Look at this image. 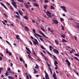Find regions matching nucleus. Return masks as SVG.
Here are the masks:
<instances>
[{
    "instance_id": "nucleus-55",
    "label": "nucleus",
    "mask_w": 79,
    "mask_h": 79,
    "mask_svg": "<svg viewBox=\"0 0 79 79\" xmlns=\"http://www.w3.org/2000/svg\"><path fill=\"white\" fill-rule=\"evenodd\" d=\"M26 76L27 79H29V76H28L27 75Z\"/></svg>"
},
{
    "instance_id": "nucleus-22",
    "label": "nucleus",
    "mask_w": 79,
    "mask_h": 79,
    "mask_svg": "<svg viewBox=\"0 0 79 79\" xmlns=\"http://www.w3.org/2000/svg\"><path fill=\"white\" fill-rule=\"evenodd\" d=\"M54 42H55L56 44V45H58V42L56 40H55Z\"/></svg>"
},
{
    "instance_id": "nucleus-36",
    "label": "nucleus",
    "mask_w": 79,
    "mask_h": 79,
    "mask_svg": "<svg viewBox=\"0 0 79 79\" xmlns=\"http://www.w3.org/2000/svg\"><path fill=\"white\" fill-rule=\"evenodd\" d=\"M28 75H29V76L30 79H32V76H31V75H30V74H29Z\"/></svg>"
},
{
    "instance_id": "nucleus-26",
    "label": "nucleus",
    "mask_w": 79,
    "mask_h": 79,
    "mask_svg": "<svg viewBox=\"0 0 79 79\" xmlns=\"http://www.w3.org/2000/svg\"><path fill=\"white\" fill-rule=\"evenodd\" d=\"M43 31H44V32H45L46 31L45 30V29H44V28H42V27H41L40 28Z\"/></svg>"
},
{
    "instance_id": "nucleus-21",
    "label": "nucleus",
    "mask_w": 79,
    "mask_h": 79,
    "mask_svg": "<svg viewBox=\"0 0 79 79\" xmlns=\"http://www.w3.org/2000/svg\"><path fill=\"white\" fill-rule=\"evenodd\" d=\"M35 69H38L39 68V65L37 64H36V66L35 67Z\"/></svg>"
},
{
    "instance_id": "nucleus-14",
    "label": "nucleus",
    "mask_w": 79,
    "mask_h": 79,
    "mask_svg": "<svg viewBox=\"0 0 79 79\" xmlns=\"http://www.w3.org/2000/svg\"><path fill=\"white\" fill-rule=\"evenodd\" d=\"M26 50H27V51H28V52H29L30 53H31V50H29V48H27V47H25Z\"/></svg>"
},
{
    "instance_id": "nucleus-35",
    "label": "nucleus",
    "mask_w": 79,
    "mask_h": 79,
    "mask_svg": "<svg viewBox=\"0 0 79 79\" xmlns=\"http://www.w3.org/2000/svg\"><path fill=\"white\" fill-rule=\"evenodd\" d=\"M2 68H2V67H1V68H0V74H1V73H2V72H1V70H3Z\"/></svg>"
},
{
    "instance_id": "nucleus-45",
    "label": "nucleus",
    "mask_w": 79,
    "mask_h": 79,
    "mask_svg": "<svg viewBox=\"0 0 79 79\" xmlns=\"http://www.w3.org/2000/svg\"><path fill=\"white\" fill-rule=\"evenodd\" d=\"M74 36L75 37V40H77V37H76V35H74Z\"/></svg>"
},
{
    "instance_id": "nucleus-31",
    "label": "nucleus",
    "mask_w": 79,
    "mask_h": 79,
    "mask_svg": "<svg viewBox=\"0 0 79 79\" xmlns=\"http://www.w3.org/2000/svg\"><path fill=\"white\" fill-rule=\"evenodd\" d=\"M60 19L61 22H62V21H64V19H63L62 18H60Z\"/></svg>"
},
{
    "instance_id": "nucleus-6",
    "label": "nucleus",
    "mask_w": 79,
    "mask_h": 79,
    "mask_svg": "<svg viewBox=\"0 0 79 79\" xmlns=\"http://www.w3.org/2000/svg\"><path fill=\"white\" fill-rule=\"evenodd\" d=\"M6 53L7 54L9 53V55L11 56L12 55V54L10 52H8V49L7 48L6 49Z\"/></svg>"
},
{
    "instance_id": "nucleus-48",
    "label": "nucleus",
    "mask_w": 79,
    "mask_h": 79,
    "mask_svg": "<svg viewBox=\"0 0 79 79\" xmlns=\"http://www.w3.org/2000/svg\"><path fill=\"white\" fill-rule=\"evenodd\" d=\"M0 4L2 6H3L5 5H4V4H3L1 2L0 3Z\"/></svg>"
},
{
    "instance_id": "nucleus-42",
    "label": "nucleus",
    "mask_w": 79,
    "mask_h": 79,
    "mask_svg": "<svg viewBox=\"0 0 79 79\" xmlns=\"http://www.w3.org/2000/svg\"><path fill=\"white\" fill-rule=\"evenodd\" d=\"M4 16H5L6 17H8V15H7V14H6V13H4Z\"/></svg>"
},
{
    "instance_id": "nucleus-51",
    "label": "nucleus",
    "mask_w": 79,
    "mask_h": 79,
    "mask_svg": "<svg viewBox=\"0 0 79 79\" xmlns=\"http://www.w3.org/2000/svg\"><path fill=\"white\" fill-rule=\"evenodd\" d=\"M45 3H48V1H47L46 0H44Z\"/></svg>"
},
{
    "instance_id": "nucleus-17",
    "label": "nucleus",
    "mask_w": 79,
    "mask_h": 79,
    "mask_svg": "<svg viewBox=\"0 0 79 79\" xmlns=\"http://www.w3.org/2000/svg\"><path fill=\"white\" fill-rule=\"evenodd\" d=\"M65 37H66L65 35H61V37H62L63 39H65Z\"/></svg>"
},
{
    "instance_id": "nucleus-4",
    "label": "nucleus",
    "mask_w": 79,
    "mask_h": 79,
    "mask_svg": "<svg viewBox=\"0 0 79 79\" xmlns=\"http://www.w3.org/2000/svg\"><path fill=\"white\" fill-rule=\"evenodd\" d=\"M39 32L40 34H42V35H43V36H44V37H45V38H47V39H48V37H47L46 36V35H45V34H44L43 33H42V31H39Z\"/></svg>"
},
{
    "instance_id": "nucleus-27",
    "label": "nucleus",
    "mask_w": 79,
    "mask_h": 79,
    "mask_svg": "<svg viewBox=\"0 0 79 79\" xmlns=\"http://www.w3.org/2000/svg\"><path fill=\"white\" fill-rule=\"evenodd\" d=\"M40 53H41V55H42V56H43L44 57H45V56L44 55V54L43 53H42V52H41Z\"/></svg>"
},
{
    "instance_id": "nucleus-7",
    "label": "nucleus",
    "mask_w": 79,
    "mask_h": 79,
    "mask_svg": "<svg viewBox=\"0 0 79 79\" xmlns=\"http://www.w3.org/2000/svg\"><path fill=\"white\" fill-rule=\"evenodd\" d=\"M60 7L61 8H63V10L65 11V12H66L67 11L66 10V7H65L63 6H60Z\"/></svg>"
},
{
    "instance_id": "nucleus-59",
    "label": "nucleus",
    "mask_w": 79,
    "mask_h": 79,
    "mask_svg": "<svg viewBox=\"0 0 79 79\" xmlns=\"http://www.w3.org/2000/svg\"><path fill=\"white\" fill-rule=\"evenodd\" d=\"M7 69L9 71H11V69L10 68H8Z\"/></svg>"
},
{
    "instance_id": "nucleus-61",
    "label": "nucleus",
    "mask_w": 79,
    "mask_h": 79,
    "mask_svg": "<svg viewBox=\"0 0 79 79\" xmlns=\"http://www.w3.org/2000/svg\"><path fill=\"white\" fill-rule=\"evenodd\" d=\"M0 54L1 55V56H4L3 55V54H2V53H0Z\"/></svg>"
},
{
    "instance_id": "nucleus-43",
    "label": "nucleus",
    "mask_w": 79,
    "mask_h": 79,
    "mask_svg": "<svg viewBox=\"0 0 79 79\" xmlns=\"http://www.w3.org/2000/svg\"><path fill=\"white\" fill-rule=\"evenodd\" d=\"M19 60H20V61H23V59H22V58H21V57L19 58Z\"/></svg>"
},
{
    "instance_id": "nucleus-32",
    "label": "nucleus",
    "mask_w": 79,
    "mask_h": 79,
    "mask_svg": "<svg viewBox=\"0 0 79 79\" xmlns=\"http://www.w3.org/2000/svg\"><path fill=\"white\" fill-rule=\"evenodd\" d=\"M34 35L35 36V37H36V38H37V39H38V38L37 37V36H37V35H35V34H34Z\"/></svg>"
},
{
    "instance_id": "nucleus-58",
    "label": "nucleus",
    "mask_w": 79,
    "mask_h": 79,
    "mask_svg": "<svg viewBox=\"0 0 79 79\" xmlns=\"http://www.w3.org/2000/svg\"><path fill=\"white\" fill-rule=\"evenodd\" d=\"M11 77H11L10 76H9L8 77V78L9 79H11Z\"/></svg>"
},
{
    "instance_id": "nucleus-9",
    "label": "nucleus",
    "mask_w": 79,
    "mask_h": 79,
    "mask_svg": "<svg viewBox=\"0 0 79 79\" xmlns=\"http://www.w3.org/2000/svg\"><path fill=\"white\" fill-rule=\"evenodd\" d=\"M45 77L46 79H50V78H49V76H48V73H46Z\"/></svg>"
},
{
    "instance_id": "nucleus-38",
    "label": "nucleus",
    "mask_w": 79,
    "mask_h": 79,
    "mask_svg": "<svg viewBox=\"0 0 79 79\" xmlns=\"http://www.w3.org/2000/svg\"><path fill=\"white\" fill-rule=\"evenodd\" d=\"M40 40L42 41V42H44V40L41 38H40Z\"/></svg>"
},
{
    "instance_id": "nucleus-29",
    "label": "nucleus",
    "mask_w": 79,
    "mask_h": 79,
    "mask_svg": "<svg viewBox=\"0 0 79 79\" xmlns=\"http://www.w3.org/2000/svg\"><path fill=\"white\" fill-rule=\"evenodd\" d=\"M53 76V77H55L56 76V74H55V72H54L53 73V74L52 75Z\"/></svg>"
},
{
    "instance_id": "nucleus-60",
    "label": "nucleus",
    "mask_w": 79,
    "mask_h": 79,
    "mask_svg": "<svg viewBox=\"0 0 79 79\" xmlns=\"http://www.w3.org/2000/svg\"><path fill=\"white\" fill-rule=\"evenodd\" d=\"M53 77L54 79H57V78H56V77Z\"/></svg>"
},
{
    "instance_id": "nucleus-39",
    "label": "nucleus",
    "mask_w": 79,
    "mask_h": 79,
    "mask_svg": "<svg viewBox=\"0 0 79 79\" xmlns=\"http://www.w3.org/2000/svg\"><path fill=\"white\" fill-rule=\"evenodd\" d=\"M24 65L26 68H27V64L26 63H25Z\"/></svg>"
},
{
    "instance_id": "nucleus-37",
    "label": "nucleus",
    "mask_w": 79,
    "mask_h": 79,
    "mask_svg": "<svg viewBox=\"0 0 79 79\" xmlns=\"http://www.w3.org/2000/svg\"><path fill=\"white\" fill-rule=\"evenodd\" d=\"M75 56H79V55L78 54H76L74 55Z\"/></svg>"
},
{
    "instance_id": "nucleus-20",
    "label": "nucleus",
    "mask_w": 79,
    "mask_h": 79,
    "mask_svg": "<svg viewBox=\"0 0 79 79\" xmlns=\"http://www.w3.org/2000/svg\"><path fill=\"white\" fill-rule=\"evenodd\" d=\"M25 29L26 30V31H29V29H28V28H27V27L26 26L25 27Z\"/></svg>"
},
{
    "instance_id": "nucleus-23",
    "label": "nucleus",
    "mask_w": 79,
    "mask_h": 79,
    "mask_svg": "<svg viewBox=\"0 0 79 79\" xmlns=\"http://www.w3.org/2000/svg\"><path fill=\"white\" fill-rule=\"evenodd\" d=\"M62 42H67L68 41L66 40H65V39H62Z\"/></svg>"
},
{
    "instance_id": "nucleus-5",
    "label": "nucleus",
    "mask_w": 79,
    "mask_h": 79,
    "mask_svg": "<svg viewBox=\"0 0 79 79\" xmlns=\"http://www.w3.org/2000/svg\"><path fill=\"white\" fill-rule=\"evenodd\" d=\"M53 51L55 53H57V54H59V52H58V50L56 48H55L54 49H53Z\"/></svg>"
},
{
    "instance_id": "nucleus-1",
    "label": "nucleus",
    "mask_w": 79,
    "mask_h": 79,
    "mask_svg": "<svg viewBox=\"0 0 79 79\" xmlns=\"http://www.w3.org/2000/svg\"><path fill=\"white\" fill-rule=\"evenodd\" d=\"M34 40L35 41H34L33 40V44L35 45H38L39 44V43H38V41H37V40H36V39H34Z\"/></svg>"
},
{
    "instance_id": "nucleus-62",
    "label": "nucleus",
    "mask_w": 79,
    "mask_h": 79,
    "mask_svg": "<svg viewBox=\"0 0 79 79\" xmlns=\"http://www.w3.org/2000/svg\"><path fill=\"white\" fill-rule=\"evenodd\" d=\"M2 57L0 56V61H2Z\"/></svg>"
},
{
    "instance_id": "nucleus-34",
    "label": "nucleus",
    "mask_w": 79,
    "mask_h": 79,
    "mask_svg": "<svg viewBox=\"0 0 79 79\" xmlns=\"http://www.w3.org/2000/svg\"><path fill=\"white\" fill-rule=\"evenodd\" d=\"M44 9H47V5H44Z\"/></svg>"
},
{
    "instance_id": "nucleus-16",
    "label": "nucleus",
    "mask_w": 79,
    "mask_h": 79,
    "mask_svg": "<svg viewBox=\"0 0 79 79\" xmlns=\"http://www.w3.org/2000/svg\"><path fill=\"white\" fill-rule=\"evenodd\" d=\"M23 18H24L25 19H26L27 20H28V19H29V18L26 16L23 17Z\"/></svg>"
},
{
    "instance_id": "nucleus-33",
    "label": "nucleus",
    "mask_w": 79,
    "mask_h": 79,
    "mask_svg": "<svg viewBox=\"0 0 79 79\" xmlns=\"http://www.w3.org/2000/svg\"><path fill=\"white\" fill-rule=\"evenodd\" d=\"M28 56L29 58H30V59H32V58L31 56H29V55H28Z\"/></svg>"
},
{
    "instance_id": "nucleus-28",
    "label": "nucleus",
    "mask_w": 79,
    "mask_h": 79,
    "mask_svg": "<svg viewBox=\"0 0 79 79\" xmlns=\"http://www.w3.org/2000/svg\"><path fill=\"white\" fill-rule=\"evenodd\" d=\"M54 65L58 64V62H57V61H54Z\"/></svg>"
},
{
    "instance_id": "nucleus-41",
    "label": "nucleus",
    "mask_w": 79,
    "mask_h": 79,
    "mask_svg": "<svg viewBox=\"0 0 79 79\" xmlns=\"http://www.w3.org/2000/svg\"><path fill=\"white\" fill-rule=\"evenodd\" d=\"M61 27H62V30H63V31H64V27L62 25Z\"/></svg>"
},
{
    "instance_id": "nucleus-52",
    "label": "nucleus",
    "mask_w": 79,
    "mask_h": 79,
    "mask_svg": "<svg viewBox=\"0 0 79 79\" xmlns=\"http://www.w3.org/2000/svg\"><path fill=\"white\" fill-rule=\"evenodd\" d=\"M73 52H74L72 50L70 51L69 52V53H72Z\"/></svg>"
},
{
    "instance_id": "nucleus-40",
    "label": "nucleus",
    "mask_w": 79,
    "mask_h": 79,
    "mask_svg": "<svg viewBox=\"0 0 79 79\" xmlns=\"http://www.w3.org/2000/svg\"><path fill=\"white\" fill-rule=\"evenodd\" d=\"M44 58L45 60H46V61H48V59L47 58V57H45L44 56Z\"/></svg>"
},
{
    "instance_id": "nucleus-63",
    "label": "nucleus",
    "mask_w": 79,
    "mask_h": 79,
    "mask_svg": "<svg viewBox=\"0 0 79 79\" xmlns=\"http://www.w3.org/2000/svg\"><path fill=\"white\" fill-rule=\"evenodd\" d=\"M6 3H7V5H8L10 6V3H9L8 2H6Z\"/></svg>"
},
{
    "instance_id": "nucleus-15",
    "label": "nucleus",
    "mask_w": 79,
    "mask_h": 79,
    "mask_svg": "<svg viewBox=\"0 0 79 79\" xmlns=\"http://www.w3.org/2000/svg\"><path fill=\"white\" fill-rule=\"evenodd\" d=\"M49 71H50L51 74H53V73H52V69L51 68V67H49Z\"/></svg>"
},
{
    "instance_id": "nucleus-24",
    "label": "nucleus",
    "mask_w": 79,
    "mask_h": 79,
    "mask_svg": "<svg viewBox=\"0 0 79 79\" xmlns=\"http://www.w3.org/2000/svg\"><path fill=\"white\" fill-rule=\"evenodd\" d=\"M50 7L51 10H55V7L52 6H50Z\"/></svg>"
},
{
    "instance_id": "nucleus-54",
    "label": "nucleus",
    "mask_w": 79,
    "mask_h": 79,
    "mask_svg": "<svg viewBox=\"0 0 79 79\" xmlns=\"http://www.w3.org/2000/svg\"><path fill=\"white\" fill-rule=\"evenodd\" d=\"M74 58L76 60H78V58H77L76 57H74Z\"/></svg>"
},
{
    "instance_id": "nucleus-13",
    "label": "nucleus",
    "mask_w": 79,
    "mask_h": 79,
    "mask_svg": "<svg viewBox=\"0 0 79 79\" xmlns=\"http://www.w3.org/2000/svg\"><path fill=\"white\" fill-rule=\"evenodd\" d=\"M34 6H39L37 4V3H34L33 4Z\"/></svg>"
},
{
    "instance_id": "nucleus-47",
    "label": "nucleus",
    "mask_w": 79,
    "mask_h": 79,
    "mask_svg": "<svg viewBox=\"0 0 79 79\" xmlns=\"http://www.w3.org/2000/svg\"><path fill=\"white\" fill-rule=\"evenodd\" d=\"M2 22L3 24H4V25H6V24L5 22H4V21H2Z\"/></svg>"
},
{
    "instance_id": "nucleus-64",
    "label": "nucleus",
    "mask_w": 79,
    "mask_h": 79,
    "mask_svg": "<svg viewBox=\"0 0 79 79\" xmlns=\"http://www.w3.org/2000/svg\"><path fill=\"white\" fill-rule=\"evenodd\" d=\"M76 27L78 28V29H79V25H77Z\"/></svg>"
},
{
    "instance_id": "nucleus-10",
    "label": "nucleus",
    "mask_w": 79,
    "mask_h": 79,
    "mask_svg": "<svg viewBox=\"0 0 79 79\" xmlns=\"http://www.w3.org/2000/svg\"><path fill=\"white\" fill-rule=\"evenodd\" d=\"M68 64V65L69 66L71 65V63L69 62V60L68 59L66 60L65 61Z\"/></svg>"
},
{
    "instance_id": "nucleus-8",
    "label": "nucleus",
    "mask_w": 79,
    "mask_h": 79,
    "mask_svg": "<svg viewBox=\"0 0 79 79\" xmlns=\"http://www.w3.org/2000/svg\"><path fill=\"white\" fill-rule=\"evenodd\" d=\"M47 53H48V54L50 55H51V56H52L53 57V58H54V59H56V57L54 55H52V54L49 52H48V51H47Z\"/></svg>"
},
{
    "instance_id": "nucleus-11",
    "label": "nucleus",
    "mask_w": 79,
    "mask_h": 79,
    "mask_svg": "<svg viewBox=\"0 0 79 79\" xmlns=\"http://www.w3.org/2000/svg\"><path fill=\"white\" fill-rule=\"evenodd\" d=\"M53 22H54V24H58V22L55 20H53Z\"/></svg>"
},
{
    "instance_id": "nucleus-2",
    "label": "nucleus",
    "mask_w": 79,
    "mask_h": 79,
    "mask_svg": "<svg viewBox=\"0 0 79 79\" xmlns=\"http://www.w3.org/2000/svg\"><path fill=\"white\" fill-rule=\"evenodd\" d=\"M13 2H12V4L15 7V8H17V5H16V4L15 3V2H14V0H11Z\"/></svg>"
},
{
    "instance_id": "nucleus-46",
    "label": "nucleus",
    "mask_w": 79,
    "mask_h": 79,
    "mask_svg": "<svg viewBox=\"0 0 79 79\" xmlns=\"http://www.w3.org/2000/svg\"><path fill=\"white\" fill-rule=\"evenodd\" d=\"M34 73V74H36V73H37V71H34V72H33Z\"/></svg>"
},
{
    "instance_id": "nucleus-18",
    "label": "nucleus",
    "mask_w": 79,
    "mask_h": 79,
    "mask_svg": "<svg viewBox=\"0 0 79 79\" xmlns=\"http://www.w3.org/2000/svg\"><path fill=\"white\" fill-rule=\"evenodd\" d=\"M24 6H25L27 8H29V7L28 6L27 4H26V3H25V4H24Z\"/></svg>"
},
{
    "instance_id": "nucleus-44",
    "label": "nucleus",
    "mask_w": 79,
    "mask_h": 79,
    "mask_svg": "<svg viewBox=\"0 0 79 79\" xmlns=\"http://www.w3.org/2000/svg\"><path fill=\"white\" fill-rule=\"evenodd\" d=\"M3 6V7H4L5 8V9H6V10H8V8H7V7H6V6L5 5Z\"/></svg>"
},
{
    "instance_id": "nucleus-56",
    "label": "nucleus",
    "mask_w": 79,
    "mask_h": 79,
    "mask_svg": "<svg viewBox=\"0 0 79 79\" xmlns=\"http://www.w3.org/2000/svg\"><path fill=\"white\" fill-rule=\"evenodd\" d=\"M37 60H38L39 61H40V58L39 57H38V58H37Z\"/></svg>"
},
{
    "instance_id": "nucleus-25",
    "label": "nucleus",
    "mask_w": 79,
    "mask_h": 79,
    "mask_svg": "<svg viewBox=\"0 0 79 79\" xmlns=\"http://www.w3.org/2000/svg\"><path fill=\"white\" fill-rule=\"evenodd\" d=\"M41 48L43 50H45V48L43 46H41Z\"/></svg>"
},
{
    "instance_id": "nucleus-3",
    "label": "nucleus",
    "mask_w": 79,
    "mask_h": 79,
    "mask_svg": "<svg viewBox=\"0 0 79 79\" xmlns=\"http://www.w3.org/2000/svg\"><path fill=\"white\" fill-rule=\"evenodd\" d=\"M35 29H33V32L34 33V34H35V35H37L38 36H39V37H42V36H41L40 35L38 34H36V33L35 32Z\"/></svg>"
},
{
    "instance_id": "nucleus-49",
    "label": "nucleus",
    "mask_w": 79,
    "mask_h": 79,
    "mask_svg": "<svg viewBox=\"0 0 79 79\" xmlns=\"http://www.w3.org/2000/svg\"><path fill=\"white\" fill-rule=\"evenodd\" d=\"M10 65L12 67V68H13V69H14V68H13V63H10Z\"/></svg>"
},
{
    "instance_id": "nucleus-53",
    "label": "nucleus",
    "mask_w": 79,
    "mask_h": 79,
    "mask_svg": "<svg viewBox=\"0 0 79 79\" xmlns=\"http://www.w3.org/2000/svg\"><path fill=\"white\" fill-rule=\"evenodd\" d=\"M19 2H21V3H24V1H23V0H21V1L20 0Z\"/></svg>"
},
{
    "instance_id": "nucleus-50",
    "label": "nucleus",
    "mask_w": 79,
    "mask_h": 79,
    "mask_svg": "<svg viewBox=\"0 0 79 79\" xmlns=\"http://www.w3.org/2000/svg\"><path fill=\"white\" fill-rule=\"evenodd\" d=\"M10 8L12 10H13L14 9L13 8V7L11 6H10Z\"/></svg>"
},
{
    "instance_id": "nucleus-12",
    "label": "nucleus",
    "mask_w": 79,
    "mask_h": 79,
    "mask_svg": "<svg viewBox=\"0 0 79 79\" xmlns=\"http://www.w3.org/2000/svg\"><path fill=\"white\" fill-rule=\"evenodd\" d=\"M46 14H47V16H49V15H51V13L49 12L48 11H47L46 12Z\"/></svg>"
},
{
    "instance_id": "nucleus-57",
    "label": "nucleus",
    "mask_w": 79,
    "mask_h": 79,
    "mask_svg": "<svg viewBox=\"0 0 79 79\" xmlns=\"http://www.w3.org/2000/svg\"><path fill=\"white\" fill-rule=\"evenodd\" d=\"M32 22H33V23H35V20H32Z\"/></svg>"
},
{
    "instance_id": "nucleus-19",
    "label": "nucleus",
    "mask_w": 79,
    "mask_h": 79,
    "mask_svg": "<svg viewBox=\"0 0 79 79\" xmlns=\"http://www.w3.org/2000/svg\"><path fill=\"white\" fill-rule=\"evenodd\" d=\"M18 12L19 13V14L20 15H21L22 16V15H23V13L21 12V11L19 10Z\"/></svg>"
},
{
    "instance_id": "nucleus-30",
    "label": "nucleus",
    "mask_w": 79,
    "mask_h": 79,
    "mask_svg": "<svg viewBox=\"0 0 79 79\" xmlns=\"http://www.w3.org/2000/svg\"><path fill=\"white\" fill-rule=\"evenodd\" d=\"M5 75L6 76H7L8 75V72H6Z\"/></svg>"
}]
</instances>
